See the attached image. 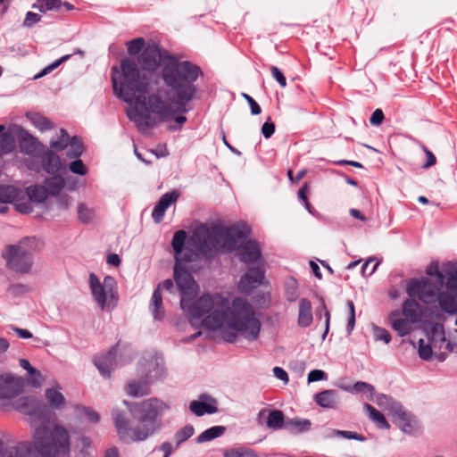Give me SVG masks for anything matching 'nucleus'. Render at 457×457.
<instances>
[{"instance_id":"79ce46f5","label":"nucleus","mask_w":457,"mask_h":457,"mask_svg":"<svg viewBox=\"0 0 457 457\" xmlns=\"http://www.w3.org/2000/svg\"><path fill=\"white\" fill-rule=\"evenodd\" d=\"M194 434V428L191 425H187L181 429L178 430L175 434L176 445L179 446L180 444L187 440Z\"/></svg>"},{"instance_id":"58836bf2","label":"nucleus","mask_w":457,"mask_h":457,"mask_svg":"<svg viewBox=\"0 0 457 457\" xmlns=\"http://www.w3.org/2000/svg\"><path fill=\"white\" fill-rule=\"evenodd\" d=\"M46 189L48 194L53 195L59 194L62 188L64 187V179L61 176H54L46 180Z\"/></svg>"},{"instance_id":"f704fd0d","label":"nucleus","mask_w":457,"mask_h":457,"mask_svg":"<svg viewBox=\"0 0 457 457\" xmlns=\"http://www.w3.org/2000/svg\"><path fill=\"white\" fill-rule=\"evenodd\" d=\"M37 140L28 133H24L20 139L21 151L26 154H33L37 150Z\"/></svg>"},{"instance_id":"603ef678","label":"nucleus","mask_w":457,"mask_h":457,"mask_svg":"<svg viewBox=\"0 0 457 457\" xmlns=\"http://www.w3.org/2000/svg\"><path fill=\"white\" fill-rule=\"evenodd\" d=\"M70 170L72 173L82 176L86 175L87 172V167L84 165L83 162L80 159H77L70 164Z\"/></svg>"},{"instance_id":"0e129e2a","label":"nucleus","mask_w":457,"mask_h":457,"mask_svg":"<svg viewBox=\"0 0 457 457\" xmlns=\"http://www.w3.org/2000/svg\"><path fill=\"white\" fill-rule=\"evenodd\" d=\"M275 132V124L267 120L262 127V134L265 138H270Z\"/></svg>"},{"instance_id":"864d4df0","label":"nucleus","mask_w":457,"mask_h":457,"mask_svg":"<svg viewBox=\"0 0 457 457\" xmlns=\"http://www.w3.org/2000/svg\"><path fill=\"white\" fill-rule=\"evenodd\" d=\"M309 193V187L307 183H304L303 187L298 191V197L301 201L303 202L305 208L310 213H312V207L311 204L308 202L307 194Z\"/></svg>"},{"instance_id":"69168bd1","label":"nucleus","mask_w":457,"mask_h":457,"mask_svg":"<svg viewBox=\"0 0 457 457\" xmlns=\"http://www.w3.org/2000/svg\"><path fill=\"white\" fill-rule=\"evenodd\" d=\"M422 149L427 156V162L422 165V168L428 169L429 167L436 164V159L433 153L430 150H428L425 145L422 146Z\"/></svg>"},{"instance_id":"49530a36","label":"nucleus","mask_w":457,"mask_h":457,"mask_svg":"<svg viewBox=\"0 0 457 457\" xmlns=\"http://www.w3.org/2000/svg\"><path fill=\"white\" fill-rule=\"evenodd\" d=\"M78 214L79 220L84 223H88L94 219V212L84 204L79 205Z\"/></svg>"},{"instance_id":"a211bd4d","label":"nucleus","mask_w":457,"mask_h":457,"mask_svg":"<svg viewBox=\"0 0 457 457\" xmlns=\"http://www.w3.org/2000/svg\"><path fill=\"white\" fill-rule=\"evenodd\" d=\"M45 396L49 406L54 410H61L65 406L66 400L62 394V386L59 385L47 388Z\"/></svg>"},{"instance_id":"423d86ee","label":"nucleus","mask_w":457,"mask_h":457,"mask_svg":"<svg viewBox=\"0 0 457 457\" xmlns=\"http://www.w3.org/2000/svg\"><path fill=\"white\" fill-rule=\"evenodd\" d=\"M38 245L36 237H27L15 245H8L3 252L7 266L17 272H29L33 265V253L38 248Z\"/></svg>"},{"instance_id":"3c124183","label":"nucleus","mask_w":457,"mask_h":457,"mask_svg":"<svg viewBox=\"0 0 457 457\" xmlns=\"http://www.w3.org/2000/svg\"><path fill=\"white\" fill-rule=\"evenodd\" d=\"M346 305L349 310V316L347 320V331L348 333H351L355 326V307L353 301L348 300L346 302Z\"/></svg>"},{"instance_id":"a878e982","label":"nucleus","mask_w":457,"mask_h":457,"mask_svg":"<svg viewBox=\"0 0 457 457\" xmlns=\"http://www.w3.org/2000/svg\"><path fill=\"white\" fill-rule=\"evenodd\" d=\"M23 198V192L16 187L0 186V203H14Z\"/></svg>"},{"instance_id":"c9c22d12","label":"nucleus","mask_w":457,"mask_h":457,"mask_svg":"<svg viewBox=\"0 0 457 457\" xmlns=\"http://www.w3.org/2000/svg\"><path fill=\"white\" fill-rule=\"evenodd\" d=\"M284 425V414L281 411L274 410L269 412L267 418V427L273 430L282 428Z\"/></svg>"},{"instance_id":"052dcab7","label":"nucleus","mask_w":457,"mask_h":457,"mask_svg":"<svg viewBox=\"0 0 457 457\" xmlns=\"http://www.w3.org/2000/svg\"><path fill=\"white\" fill-rule=\"evenodd\" d=\"M29 375V381L33 386L38 387L42 385L44 378L38 370H35V372H31Z\"/></svg>"},{"instance_id":"6e6552de","label":"nucleus","mask_w":457,"mask_h":457,"mask_svg":"<svg viewBox=\"0 0 457 457\" xmlns=\"http://www.w3.org/2000/svg\"><path fill=\"white\" fill-rule=\"evenodd\" d=\"M88 284L94 301L101 310L112 311L117 304L119 296L117 283L113 277L106 276L101 282L95 273H90Z\"/></svg>"},{"instance_id":"ea45409f","label":"nucleus","mask_w":457,"mask_h":457,"mask_svg":"<svg viewBox=\"0 0 457 457\" xmlns=\"http://www.w3.org/2000/svg\"><path fill=\"white\" fill-rule=\"evenodd\" d=\"M70 141V136L63 129H60V137L52 138L50 141V147L56 151H62L67 147Z\"/></svg>"},{"instance_id":"774afa93","label":"nucleus","mask_w":457,"mask_h":457,"mask_svg":"<svg viewBox=\"0 0 457 457\" xmlns=\"http://www.w3.org/2000/svg\"><path fill=\"white\" fill-rule=\"evenodd\" d=\"M273 374L278 379L283 381L284 384L288 383V381H289L288 375L284 369H282L280 367H275L273 369Z\"/></svg>"},{"instance_id":"a18cd8bd","label":"nucleus","mask_w":457,"mask_h":457,"mask_svg":"<svg viewBox=\"0 0 457 457\" xmlns=\"http://www.w3.org/2000/svg\"><path fill=\"white\" fill-rule=\"evenodd\" d=\"M287 424L293 427L297 432L307 431L311 428V421L309 420L295 418L290 420Z\"/></svg>"},{"instance_id":"37998d69","label":"nucleus","mask_w":457,"mask_h":457,"mask_svg":"<svg viewBox=\"0 0 457 457\" xmlns=\"http://www.w3.org/2000/svg\"><path fill=\"white\" fill-rule=\"evenodd\" d=\"M418 353L420 359L429 361L433 355L432 345L425 344L423 339H420Z\"/></svg>"},{"instance_id":"c03bdc74","label":"nucleus","mask_w":457,"mask_h":457,"mask_svg":"<svg viewBox=\"0 0 457 457\" xmlns=\"http://www.w3.org/2000/svg\"><path fill=\"white\" fill-rule=\"evenodd\" d=\"M372 330L376 341H383L385 344H388L391 341V335L386 328L373 326Z\"/></svg>"},{"instance_id":"c756f323","label":"nucleus","mask_w":457,"mask_h":457,"mask_svg":"<svg viewBox=\"0 0 457 457\" xmlns=\"http://www.w3.org/2000/svg\"><path fill=\"white\" fill-rule=\"evenodd\" d=\"M150 310L154 320H160L163 318L164 310L162 307V297L159 289H155L153 293L150 302Z\"/></svg>"},{"instance_id":"9d476101","label":"nucleus","mask_w":457,"mask_h":457,"mask_svg":"<svg viewBox=\"0 0 457 457\" xmlns=\"http://www.w3.org/2000/svg\"><path fill=\"white\" fill-rule=\"evenodd\" d=\"M170 58L174 57L169 55L166 52H162L157 46L152 45L146 46L143 50L138 58V62L140 63L143 70L154 71L161 62L163 64V69Z\"/></svg>"},{"instance_id":"e433bc0d","label":"nucleus","mask_w":457,"mask_h":457,"mask_svg":"<svg viewBox=\"0 0 457 457\" xmlns=\"http://www.w3.org/2000/svg\"><path fill=\"white\" fill-rule=\"evenodd\" d=\"M224 431H225V428L222 426L212 427L198 436L197 442L204 443V442L211 441L214 438L220 436Z\"/></svg>"},{"instance_id":"2eb2a0df","label":"nucleus","mask_w":457,"mask_h":457,"mask_svg":"<svg viewBox=\"0 0 457 457\" xmlns=\"http://www.w3.org/2000/svg\"><path fill=\"white\" fill-rule=\"evenodd\" d=\"M179 193L176 190L164 194L154 206L152 217L156 223H160L165 214L166 210L177 202Z\"/></svg>"},{"instance_id":"2f4dec72","label":"nucleus","mask_w":457,"mask_h":457,"mask_svg":"<svg viewBox=\"0 0 457 457\" xmlns=\"http://www.w3.org/2000/svg\"><path fill=\"white\" fill-rule=\"evenodd\" d=\"M440 337V341L438 342V348L440 353L437 355V359L439 361H444L445 359V354L448 352L457 353V343H452L447 341L445 337L444 330L442 329L438 335Z\"/></svg>"},{"instance_id":"4468645a","label":"nucleus","mask_w":457,"mask_h":457,"mask_svg":"<svg viewBox=\"0 0 457 457\" xmlns=\"http://www.w3.org/2000/svg\"><path fill=\"white\" fill-rule=\"evenodd\" d=\"M145 371V380L150 383L161 378L164 375L163 360L161 356L155 355L151 360L141 364Z\"/></svg>"},{"instance_id":"72a5a7b5","label":"nucleus","mask_w":457,"mask_h":457,"mask_svg":"<svg viewBox=\"0 0 457 457\" xmlns=\"http://www.w3.org/2000/svg\"><path fill=\"white\" fill-rule=\"evenodd\" d=\"M397 419L398 425L403 431L410 433L413 429V420L411 416L404 411L403 408L394 415Z\"/></svg>"},{"instance_id":"0eeeda50","label":"nucleus","mask_w":457,"mask_h":457,"mask_svg":"<svg viewBox=\"0 0 457 457\" xmlns=\"http://www.w3.org/2000/svg\"><path fill=\"white\" fill-rule=\"evenodd\" d=\"M438 288L428 278L412 279L407 287V294L411 297H419L426 304L438 303L440 308L449 314H457V302L446 294L437 295Z\"/></svg>"},{"instance_id":"9b49d317","label":"nucleus","mask_w":457,"mask_h":457,"mask_svg":"<svg viewBox=\"0 0 457 457\" xmlns=\"http://www.w3.org/2000/svg\"><path fill=\"white\" fill-rule=\"evenodd\" d=\"M264 280V270L260 268H251L241 278L238 283V289L242 293H249L261 286Z\"/></svg>"},{"instance_id":"13d9d810","label":"nucleus","mask_w":457,"mask_h":457,"mask_svg":"<svg viewBox=\"0 0 457 457\" xmlns=\"http://www.w3.org/2000/svg\"><path fill=\"white\" fill-rule=\"evenodd\" d=\"M272 77L278 81L281 87H287V79L282 71L276 66L270 68Z\"/></svg>"},{"instance_id":"ddd939ff","label":"nucleus","mask_w":457,"mask_h":457,"mask_svg":"<svg viewBox=\"0 0 457 457\" xmlns=\"http://www.w3.org/2000/svg\"><path fill=\"white\" fill-rule=\"evenodd\" d=\"M119 349V344L112 347L104 355L96 356L94 362L98 370L104 377H109L111 371L117 367L116 356Z\"/></svg>"},{"instance_id":"f8f14e48","label":"nucleus","mask_w":457,"mask_h":457,"mask_svg":"<svg viewBox=\"0 0 457 457\" xmlns=\"http://www.w3.org/2000/svg\"><path fill=\"white\" fill-rule=\"evenodd\" d=\"M237 255L246 264L258 262L262 257L260 245L254 240H247L238 247Z\"/></svg>"},{"instance_id":"a19ab883","label":"nucleus","mask_w":457,"mask_h":457,"mask_svg":"<svg viewBox=\"0 0 457 457\" xmlns=\"http://www.w3.org/2000/svg\"><path fill=\"white\" fill-rule=\"evenodd\" d=\"M68 145H70V148L67 152V156L69 158H77L81 155L83 152V145L81 141L77 137H73L69 141Z\"/></svg>"},{"instance_id":"473e14b6","label":"nucleus","mask_w":457,"mask_h":457,"mask_svg":"<svg viewBox=\"0 0 457 457\" xmlns=\"http://www.w3.org/2000/svg\"><path fill=\"white\" fill-rule=\"evenodd\" d=\"M3 457H37V455L28 445L21 444L15 449L4 451Z\"/></svg>"},{"instance_id":"bf43d9fd","label":"nucleus","mask_w":457,"mask_h":457,"mask_svg":"<svg viewBox=\"0 0 457 457\" xmlns=\"http://www.w3.org/2000/svg\"><path fill=\"white\" fill-rule=\"evenodd\" d=\"M40 20H41V15L32 12H28L26 14V17L23 21V26L29 28L32 25L40 21Z\"/></svg>"},{"instance_id":"f03ea898","label":"nucleus","mask_w":457,"mask_h":457,"mask_svg":"<svg viewBox=\"0 0 457 457\" xmlns=\"http://www.w3.org/2000/svg\"><path fill=\"white\" fill-rule=\"evenodd\" d=\"M187 233L175 232L171 246L176 263L174 279L179 291L180 307L187 312L192 323L204 317L202 325L219 331L222 339L235 343L239 337L248 342L256 341L261 334L262 322L253 305L245 298L229 299L222 294H204L195 299L199 286L187 271L186 264L196 259L197 253L186 249L183 253Z\"/></svg>"},{"instance_id":"4be33fe9","label":"nucleus","mask_w":457,"mask_h":457,"mask_svg":"<svg viewBox=\"0 0 457 457\" xmlns=\"http://www.w3.org/2000/svg\"><path fill=\"white\" fill-rule=\"evenodd\" d=\"M313 320L312 307L311 302L306 298L299 301V312L297 323L302 328L309 327Z\"/></svg>"},{"instance_id":"09e8293b","label":"nucleus","mask_w":457,"mask_h":457,"mask_svg":"<svg viewBox=\"0 0 457 457\" xmlns=\"http://www.w3.org/2000/svg\"><path fill=\"white\" fill-rule=\"evenodd\" d=\"M31 121L41 131H45L52 128L49 120L38 114L33 115L31 117Z\"/></svg>"},{"instance_id":"aec40b11","label":"nucleus","mask_w":457,"mask_h":457,"mask_svg":"<svg viewBox=\"0 0 457 457\" xmlns=\"http://www.w3.org/2000/svg\"><path fill=\"white\" fill-rule=\"evenodd\" d=\"M444 271L447 278L446 289L452 295H448L457 302V266L454 263L448 262L444 267ZM447 295V293H445Z\"/></svg>"},{"instance_id":"de8ad7c7","label":"nucleus","mask_w":457,"mask_h":457,"mask_svg":"<svg viewBox=\"0 0 457 457\" xmlns=\"http://www.w3.org/2000/svg\"><path fill=\"white\" fill-rule=\"evenodd\" d=\"M145 46V40L142 37H137L128 42V52L130 55H136L139 54Z\"/></svg>"},{"instance_id":"c85d7f7f","label":"nucleus","mask_w":457,"mask_h":457,"mask_svg":"<svg viewBox=\"0 0 457 457\" xmlns=\"http://www.w3.org/2000/svg\"><path fill=\"white\" fill-rule=\"evenodd\" d=\"M150 382L148 380L144 379L143 381L137 382L136 380H132L128 383L126 390L127 393L134 397H140L145 395H148V385Z\"/></svg>"},{"instance_id":"7c9ffc66","label":"nucleus","mask_w":457,"mask_h":457,"mask_svg":"<svg viewBox=\"0 0 457 457\" xmlns=\"http://www.w3.org/2000/svg\"><path fill=\"white\" fill-rule=\"evenodd\" d=\"M363 407H364L366 412L368 413L369 418L373 422H375L379 428H386L387 429L390 428V425L386 421L385 416L380 411L376 410L372 405H370L369 403H365Z\"/></svg>"},{"instance_id":"e2e57ef3","label":"nucleus","mask_w":457,"mask_h":457,"mask_svg":"<svg viewBox=\"0 0 457 457\" xmlns=\"http://www.w3.org/2000/svg\"><path fill=\"white\" fill-rule=\"evenodd\" d=\"M327 378L326 373L323 370H313L310 371L308 374V382H316L322 379H325Z\"/></svg>"},{"instance_id":"6ab92c4d","label":"nucleus","mask_w":457,"mask_h":457,"mask_svg":"<svg viewBox=\"0 0 457 457\" xmlns=\"http://www.w3.org/2000/svg\"><path fill=\"white\" fill-rule=\"evenodd\" d=\"M315 402L322 408L335 409L339 404V396L335 390H324L314 395Z\"/></svg>"},{"instance_id":"f3484780","label":"nucleus","mask_w":457,"mask_h":457,"mask_svg":"<svg viewBox=\"0 0 457 457\" xmlns=\"http://www.w3.org/2000/svg\"><path fill=\"white\" fill-rule=\"evenodd\" d=\"M39 160L41 169L49 174L54 175L62 169L60 157L51 150L43 152L39 156Z\"/></svg>"},{"instance_id":"dca6fc26","label":"nucleus","mask_w":457,"mask_h":457,"mask_svg":"<svg viewBox=\"0 0 457 457\" xmlns=\"http://www.w3.org/2000/svg\"><path fill=\"white\" fill-rule=\"evenodd\" d=\"M189 409L196 416H203L205 413L212 414L218 411L216 401L207 395H202L200 401H192Z\"/></svg>"},{"instance_id":"393cba45","label":"nucleus","mask_w":457,"mask_h":457,"mask_svg":"<svg viewBox=\"0 0 457 457\" xmlns=\"http://www.w3.org/2000/svg\"><path fill=\"white\" fill-rule=\"evenodd\" d=\"M427 274L432 278H435L436 280L437 281L438 285H436L434 284L430 278H427L434 286H436L437 288H438V293H437V295H440L441 294H445V292H440L441 290V287H443V285L445 284V271H441L439 270V265L437 262H433L431 263L428 268H427V270H426ZM426 278H422L420 279L417 278L418 280H423L425 279ZM413 278H411L412 280ZM411 279L408 281L410 282ZM408 284L407 283V286L406 287H408Z\"/></svg>"},{"instance_id":"1a4fd4ad","label":"nucleus","mask_w":457,"mask_h":457,"mask_svg":"<svg viewBox=\"0 0 457 457\" xmlns=\"http://www.w3.org/2000/svg\"><path fill=\"white\" fill-rule=\"evenodd\" d=\"M24 390V380L12 373L0 374V406H6Z\"/></svg>"},{"instance_id":"bb28decb","label":"nucleus","mask_w":457,"mask_h":457,"mask_svg":"<svg viewBox=\"0 0 457 457\" xmlns=\"http://www.w3.org/2000/svg\"><path fill=\"white\" fill-rule=\"evenodd\" d=\"M74 411L77 418L81 421L97 423L100 420V416L96 411L83 405L76 404Z\"/></svg>"},{"instance_id":"338daca9","label":"nucleus","mask_w":457,"mask_h":457,"mask_svg":"<svg viewBox=\"0 0 457 457\" xmlns=\"http://www.w3.org/2000/svg\"><path fill=\"white\" fill-rule=\"evenodd\" d=\"M384 118L385 116L382 110L377 109L373 112L370 121L372 125L378 126L383 122Z\"/></svg>"},{"instance_id":"cd10ccee","label":"nucleus","mask_w":457,"mask_h":457,"mask_svg":"<svg viewBox=\"0 0 457 457\" xmlns=\"http://www.w3.org/2000/svg\"><path fill=\"white\" fill-rule=\"evenodd\" d=\"M26 194L30 202L41 204L48 197V191L44 186L35 185L27 187Z\"/></svg>"},{"instance_id":"f257e3e1","label":"nucleus","mask_w":457,"mask_h":457,"mask_svg":"<svg viewBox=\"0 0 457 457\" xmlns=\"http://www.w3.org/2000/svg\"><path fill=\"white\" fill-rule=\"evenodd\" d=\"M121 74L117 67L112 68V81L116 96L128 103L131 108L127 112L140 131L156 127L160 123L174 120L179 129L187 121L183 114L186 105L196 92L194 82L201 73L200 68L190 62L169 59L162 70V78L170 90L159 87L153 91L149 79L141 74L137 63L130 60L122 61Z\"/></svg>"},{"instance_id":"20e7f679","label":"nucleus","mask_w":457,"mask_h":457,"mask_svg":"<svg viewBox=\"0 0 457 457\" xmlns=\"http://www.w3.org/2000/svg\"><path fill=\"white\" fill-rule=\"evenodd\" d=\"M249 234L250 228L245 223H236L230 227L216 224L212 228L201 224L194 230L191 239L201 253L212 258L220 249L232 252L238 241Z\"/></svg>"},{"instance_id":"4c0bfd02","label":"nucleus","mask_w":457,"mask_h":457,"mask_svg":"<svg viewBox=\"0 0 457 457\" xmlns=\"http://www.w3.org/2000/svg\"><path fill=\"white\" fill-rule=\"evenodd\" d=\"M15 147V140L11 133L0 135V155L11 153Z\"/></svg>"},{"instance_id":"680f3d73","label":"nucleus","mask_w":457,"mask_h":457,"mask_svg":"<svg viewBox=\"0 0 457 457\" xmlns=\"http://www.w3.org/2000/svg\"><path fill=\"white\" fill-rule=\"evenodd\" d=\"M14 208L21 213H30L33 211L29 202H20V200L14 201Z\"/></svg>"},{"instance_id":"39448f33","label":"nucleus","mask_w":457,"mask_h":457,"mask_svg":"<svg viewBox=\"0 0 457 457\" xmlns=\"http://www.w3.org/2000/svg\"><path fill=\"white\" fill-rule=\"evenodd\" d=\"M33 445L42 457H58L70 452L71 435L60 423H54L51 428L42 424L35 429Z\"/></svg>"},{"instance_id":"7ed1b4c3","label":"nucleus","mask_w":457,"mask_h":457,"mask_svg":"<svg viewBox=\"0 0 457 457\" xmlns=\"http://www.w3.org/2000/svg\"><path fill=\"white\" fill-rule=\"evenodd\" d=\"M170 406L159 398H150L137 404L138 416L133 425H129L125 414L112 411V420L119 437L127 443L142 442L153 436L162 428V414Z\"/></svg>"},{"instance_id":"5701e85b","label":"nucleus","mask_w":457,"mask_h":457,"mask_svg":"<svg viewBox=\"0 0 457 457\" xmlns=\"http://www.w3.org/2000/svg\"><path fill=\"white\" fill-rule=\"evenodd\" d=\"M411 300H406L403 303V315L413 323H417L420 320L421 308L418 302L414 300V297L410 296ZM415 298L420 300L419 297Z\"/></svg>"},{"instance_id":"412c9836","label":"nucleus","mask_w":457,"mask_h":457,"mask_svg":"<svg viewBox=\"0 0 457 457\" xmlns=\"http://www.w3.org/2000/svg\"><path fill=\"white\" fill-rule=\"evenodd\" d=\"M391 326L400 337L408 335L411 330V326L414 324L406 318H401L399 312H392L389 316Z\"/></svg>"},{"instance_id":"4d7b16f0","label":"nucleus","mask_w":457,"mask_h":457,"mask_svg":"<svg viewBox=\"0 0 457 457\" xmlns=\"http://www.w3.org/2000/svg\"><path fill=\"white\" fill-rule=\"evenodd\" d=\"M242 96L247 101L250 108L251 113L253 115H258L262 112L261 106L257 104V102L249 95L243 93Z\"/></svg>"},{"instance_id":"8fccbe9b","label":"nucleus","mask_w":457,"mask_h":457,"mask_svg":"<svg viewBox=\"0 0 457 457\" xmlns=\"http://www.w3.org/2000/svg\"><path fill=\"white\" fill-rule=\"evenodd\" d=\"M352 390L355 392H362L365 394H368L370 395V398H372L375 395V388L372 385L367 383V382H356Z\"/></svg>"},{"instance_id":"5fc2aeb1","label":"nucleus","mask_w":457,"mask_h":457,"mask_svg":"<svg viewBox=\"0 0 457 457\" xmlns=\"http://www.w3.org/2000/svg\"><path fill=\"white\" fill-rule=\"evenodd\" d=\"M332 434L335 436H339L346 439H355L358 441H364V437L361 435H359L355 432L345 431V430H332Z\"/></svg>"},{"instance_id":"b1692460","label":"nucleus","mask_w":457,"mask_h":457,"mask_svg":"<svg viewBox=\"0 0 457 457\" xmlns=\"http://www.w3.org/2000/svg\"><path fill=\"white\" fill-rule=\"evenodd\" d=\"M370 400L374 401L380 408L387 410L390 413L395 415L397 411H401L403 407L398 402L395 401L391 396L384 394H375Z\"/></svg>"},{"instance_id":"6e6d98bb","label":"nucleus","mask_w":457,"mask_h":457,"mask_svg":"<svg viewBox=\"0 0 457 457\" xmlns=\"http://www.w3.org/2000/svg\"><path fill=\"white\" fill-rule=\"evenodd\" d=\"M70 57H71V54H66V55L61 57L60 59L56 60L52 64L46 67L37 76H36V78H40V77L51 72L52 71L56 69L59 65H61L63 62L70 59Z\"/></svg>"}]
</instances>
